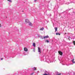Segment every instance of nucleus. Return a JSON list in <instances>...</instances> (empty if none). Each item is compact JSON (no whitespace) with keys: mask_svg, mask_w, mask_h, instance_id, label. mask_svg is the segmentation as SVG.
<instances>
[{"mask_svg":"<svg viewBox=\"0 0 75 75\" xmlns=\"http://www.w3.org/2000/svg\"><path fill=\"white\" fill-rule=\"evenodd\" d=\"M58 52L59 54L60 55H62V54H63V53H62V52L61 51H59Z\"/></svg>","mask_w":75,"mask_h":75,"instance_id":"1","label":"nucleus"},{"mask_svg":"<svg viewBox=\"0 0 75 75\" xmlns=\"http://www.w3.org/2000/svg\"><path fill=\"white\" fill-rule=\"evenodd\" d=\"M25 23H26L27 24L28 23H29V21L28 19H26L25 21Z\"/></svg>","mask_w":75,"mask_h":75,"instance_id":"2","label":"nucleus"},{"mask_svg":"<svg viewBox=\"0 0 75 75\" xmlns=\"http://www.w3.org/2000/svg\"><path fill=\"white\" fill-rule=\"evenodd\" d=\"M28 24L29 25H30V26H32V25H33V24H32V23H31L30 22H29L28 23Z\"/></svg>","mask_w":75,"mask_h":75,"instance_id":"3","label":"nucleus"},{"mask_svg":"<svg viewBox=\"0 0 75 75\" xmlns=\"http://www.w3.org/2000/svg\"><path fill=\"white\" fill-rule=\"evenodd\" d=\"M49 37V36H48V35H47V36H45L44 37V39H45V38H48Z\"/></svg>","mask_w":75,"mask_h":75,"instance_id":"4","label":"nucleus"},{"mask_svg":"<svg viewBox=\"0 0 75 75\" xmlns=\"http://www.w3.org/2000/svg\"><path fill=\"white\" fill-rule=\"evenodd\" d=\"M24 50L25 51H28V49H27V48L25 47L24 48Z\"/></svg>","mask_w":75,"mask_h":75,"instance_id":"5","label":"nucleus"},{"mask_svg":"<svg viewBox=\"0 0 75 75\" xmlns=\"http://www.w3.org/2000/svg\"><path fill=\"white\" fill-rule=\"evenodd\" d=\"M54 29L55 30V32H57V30H58V28L57 27H55L54 28Z\"/></svg>","mask_w":75,"mask_h":75,"instance_id":"6","label":"nucleus"},{"mask_svg":"<svg viewBox=\"0 0 75 75\" xmlns=\"http://www.w3.org/2000/svg\"><path fill=\"white\" fill-rule=\"evenodd\" d=\"M44 27H42V28H41L40 29V30H41L42 31H43V30H44Z\"/></svg>","mask_w":75,"mask_h":75,"instance_id":"7","label":"nucleus"},{"mask_svg":"<svg viewBox=\"0 0 75 75\" xmlns=\"http://www.w3.org/2000/svg\"><path fill=\"white\" fill-rule=\"evenodd\" d=\"M38 52H41V49L40 48V47H38Z\"/></svg>","mask_w":75,"mask_h":75,"instance_id":"8","label":"nucleus"},{"mask_svg":"<svg viewBox=\"0 0 75 75\" xmlns=\"http://www.w3.org/2000/svg\"><path fill=\"white\" fill-rule=\"evenodd\" d=\"M42 75H50L47 74V73L46 72H45V74H43Z\"/></svg>","mask_w":75,"mask_h":75,"instance_id":"9","label":"nucleus"},{"mask_svg":"<svg viewBox=\"0 0 75 75\" xmlns=\"http://www.w3.org/2000/svg\"><path fill=\"white\" fill-rule=\"evenodd\" d=\"M33 46L34 47H35V43H33Z\"/></svg>","mask_w":75,"mask_h":75,"instance_id":"10","label":"nucleus"},{"mask_svg":"<svg viewBox=\"0 0 75 75\" xmlns=\"http://www.w3.org/2000/svg\"><path fill=\"white\" fill-rule=\"evenodd\" d=\"M56 35H61V34H60L59 33H56Z\"/></svg>","mask_w":75,"mask_h":75,"instance_id":"11","label":"nucleus"},{"mask_svg":"<svg viewBox=\"0 0 75 75\" xmlns=\"http://www.w3.org/2000/svg\"><path fill=\"white\" fill-rule=\"evenodd\" d=\"M56 75H61V73H59L58 72H57Z\"/></svg>","mask_w":75,"mask_h":75,"instance_id":"12","label":"nucleus"},{"mask_svg":"<svg viewBox=\"0 0 75 75\" xmlns=\"http://www.w3.org/2000/svg\"><path fill=\"white\" fill-rule=\"evenodd\" d=\"M44 36H41L40 37V38H41L42 39H44Z\"/></svg>","mask_w":75,"mask_h":75,"instance_id":"13","label":"nucleus"},{"mask_svg":"<svg viewBox=\"0 0 75 75\" xmlns=\"http://www.w3.org/2000/svg\"><path fill=\"white\" fill-rule=\"evenodd\" d=\"M7 0L9 2H11V3L12 2V1H11V0Z\"/></svg>","mask_w":75,"mask_h":75,"instance_id":"14","label":"nucleus"},{"mask_svg":"<svg viewBox=\"0 0 75 75\" xmlns=\"http://www.w3.org/2000/svg\"><path fill=\"white\" fill-rule=\"evenodd\" d=\"M46 42H47V43H48V42H49V41L48 40H46Z\"/></svg>","mask_w":75,"mask_h":75,"instance_id":"15","label":"nucleus"},{"mask_svg":"<svg viewBox=\"0 0 75 75\" xmlns=\"http://www.w3.org/2000/svg\"><path fill=\"white\" fill-rule=\"evenodd\" d=\"M34 69H33L34 71H35L36 70V68L35 67H34Z\"/></svg>","mask_w":75,"mask_h":75,"instance_id":"16","label":"nucleus"},{"mask_svg":"<svg viewBox=\"0 0 75 75\" xmlns=\"http://www.w3.org/2000/svg\"><path fill=\"white\" fill-rule=\"evenodd\" d=\"M38 36L39 37H40V38H41V35H38Z\"/></svg>","mask_w":75,"mask_h":75,"instance_id":"17","label":"nucleus"},{"mask_svg":"<svg viewBox=\"0 0 75 75\" xmlns=\"http://www.w3.org/2000/svg\"><path fill=\"white\" fill-rule=\"evenodd\" d=\"M73 43L75 45V41H73Z\"/></svg>","mask_w":75,"mask_h":75,"instance_id":"18","label":"nucleus"},{"mask_svg":"<svg viewBox=\"0 0 75 75\" xmlns=\"http://www.w3.org/2000/svg\"><path fill=\"white\" fill-rule=\"evenodd\" d=\"M74 59L73 60V63H75V62H74Z\"/></svg>","mask_w":75,"mask_h":75,"instance_id":"19","label":"nucleus"},{"mask_svg":"<svg viewBox=\"0 0 75 75\" xmlns=\"http://www.w3.org/2000/svg\"><path fill=\"white\" fill-rule=\"evenodd\" d=\"M35 2H36L37 1V0H34Z\"/></svg>","mask_w":75,"mask_h":75,"instance_id":"20","label":"nucleus"},{"mask_svg":"<svg viewBox=\"0 0 75 75\" xmlns=\"http://www.w3.org/2000/svg\"><path fill=\"white\" fill-rule=\"evenodd\" d=\"M1 24H0V28H1Z\"/></svg>","mask_w":75,"mask_h":75,"instance_id":"21","label":"nucleus"},{"mask_svg":"<svg viewBox=\"0 0 75 75\" xmlns=\"http://www.w3.org/2000/svg\"><path fill=\"white\" fill-rule=\"evenodd\" d=\"M1 60H3V58H1Z\"/></svg>","mask_w":75,"mask_h":75,"instance_id":"22","label":"nucleus"},{"mask_svg":"<svg viewBox=\"0 0 75 75\" xmlns=\"http://www.w3.org/2000/svg\"><path fill=\"white\" fill-rule=\"evenodd\" d=\"M33 73H32V74H31V75H33Z\"/></svg>","mask_w":75,"mask_h":75,"instance_id":"23","label":"nucleus"},{"mask_svg":"<svg viewBox=\"0 0 75 75\" xmlns=\"http://www.w3.org/2000/svg\"><path fill=\"white\" fill-rule=\"evenodd\" d=\"M67 34V33H65V34H64V35H65V34Z\"/></svg>","mask_w":75,"mask_h":75,"instance_id":"24","label":"nucleus"},{"mask_svg":"<svg viewBox=\"0 0 75 75\" xmlns=\"http://www.w3.org/2000/svg\"><path fill=\"white\" fill-rule=\"evenodd\" d=\"M46 72H47V71H46Z\"/></svg>","mask_w":75,"mask_h":75,"instance_id":"25","label":"nucleus"},{"mask_svg":"<svg viewBox=\"0 0 75 75\" xmlns=\"http://www.w3.org/2000/svg\"><path fill=\"white\" fill-rule=\"evenodd\" d=\"M69 37V38H70V37Z\"/></svg>","mask_w":75,"mask_h":75,"instance_id":"26","label":"nucleus"}]
</instances>
